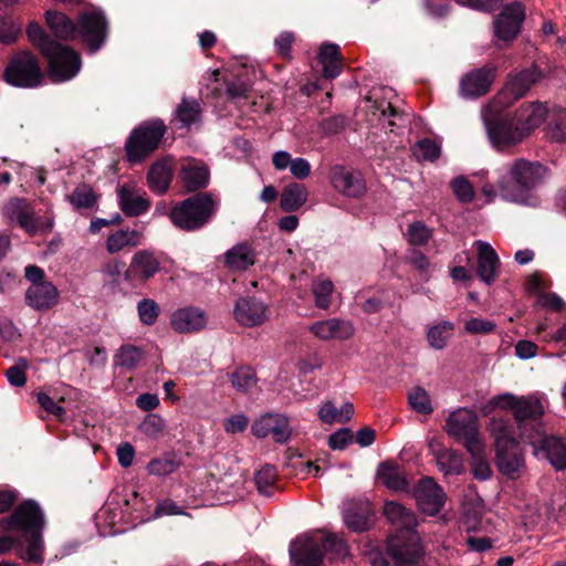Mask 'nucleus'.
I'll return each mask as SVG.
<instances>
[{"label":"nucleus","instance_id":"18","mask_svg":"<svg viewBox=\"0 0 566 566\" xmlns=\"http://www.w3.org/2000/svg\"><path fill=\"white\" fill-rule=\"evenodd\" d=\"M331 182L335 190L346 197L359 198L366 192V184L360 172L342 166L332 169Z\"/></svg>","mask_w":566,"mask_h":566},{"label":"nucleus","instance_id":"57","mask_svg":"<svg viewBox=\"0 0 566 566\" xmlns=\"http://www.w3.org/2000/svg\"><path fill=\"white\" fill-rule=\"evenodd\" d=\"M551 137L557 142L566 139V109H558L549 122Z\"/></svg>","mask_w":566,"mask_h":566},{"label":"nucleus","instance_id":"42","mask_svg":"<svg viewBox=\"0 0 566 566\" xmlns=\"http://www.w3.org/2000/svg\"><path fill=\"white\" fill-rule=\"evenodd\" d=\"M454 331V324L449 321H441L427 331V340L431 348L436 350L443 349Z\"/></svg>","mask_w":566,"mask_h":566},{"label":"nucleus","instance_id":"2","mask_svg":"<svg viewBox=\"0 0 566 566\" xmlns=\"http://www.w3.org/2000/svg\"><path fill=\"white\" fill-rule=\"evenodd\" d=\"M27 35L29 41L48 60L50 77L54 82L71 80L78 73L81 69L80 55L70 46L51 39L39 23H29Z\"/></svg>","mask_w":566,"mask_h":566},{"label":"nucleus","instance_id":"56","mask_svg":"<svg viewBox=\"0 0 566 566\" xmlns=\"http://www.w3.org/2000/svg\"><path fill=\"white\" fill-rule=\"evenodd\" d=\"M496 324L493 321L481 317H472L464 324V332L471 335H488L495 331Z\"/></svg>","mask_w":566,"mask_h":566},{"label":"nucleus","instance_id":"30","mask_svg":"<svg viewBox=\"0 0 566 566\" xmlns=\"http://www.w3.org/2000/svg\"><path fill=\"white\" fill-rule=\"evenodd\" d=\"M46 27L61 40H72L77 34V27L65 13L48 10L44 14Z\"/></svg>","mask_w":566,"mask_h":566},{"label":"nucleus","instance_id":"14","mask_svg":"<svg viewBox=\"0 0 566 566\" xmlns=\"http://www.w3.org/2000/svg\"><path fill=\"white\" fill-rule=\"evenodd\" d=\"M526 441L533 446V453L539 459H545L556 470L566 468V441L556 436L541 437L538 432L530 433Z\"/></svg>","mask_w":566,"mask_h":566},{"label":"nucleus","instance_id":"53","mask_svg":"<svg viewBox=\"0 0 566 566\" xmlns=\"http://www.w3.org/2000/svg\"><path fill=\"white\" fill-rule=\"evenodd\" d=\"M407 263L415 268L423 281H429L432 264L429 259L419 250H411L407 256Z\"/></svg>","mask_w":566,"mask_h":566},{"label":"nucleus","instance_id":"59","mask_svg":"<svg viewBox=\"0 0 566 566\" xmlns=\"http://www.w3.org/2000/svg\"><path fill=\"white\" fill-rule=\"evenodd\" d=\"M455 197L462 202H471L474 198L472 185L463 177H458L451 182Z\"/></svg>","mask_w":566,"mask_h":566},{"label":"nucleus","instance_id":"27","mask_svg":"<svg viewBox=\"0 0 566 566\" xmlns=\"http://www.w3.org/2000/svg\"><path fill=\"white\" fill-rule=\"evenodd\" d=\"M59 291L53 283L31 284L25 292L27 304L36 311H46L59 301Z\"/></svg>","mask_w":566,"mask_h":566},{"label":"nucleus","instance_id":"41","mask_svg":"<svg viewBox=\"0 0 566 566\" xmlns=\"http://www.w3.org/2000/svg\"><path fill=\"white\" fill-rule=\"evenodd\" d=\"M307 200V190L303 185L290 184L281 193V208L286 212H294Z\"/></svg>","mask_w":566,"mask_h":566},{"label":"nucleus","instance_id":"60","mask_svg":"<svg viewBox=\"0 0 566 566\" xmlns=\"http://www.w3.org/2000/svg\"><path fill=\"white\" fill-rule=\"evenodd\" d=\"M27 367H28L27 360L20 359L19 365L12 366L7 370L6 376L8 378V381L12 386L22 387L27 381V377H25V373H24Z\"/></svg>","mask_w":566,"mask_h":566},{"label":"nucleus","instance_id":"46","mask_svg":"<svg viewBox=\"0 0 566 566\" xmlns=\"http://www.w3.org/2000/svg\"><path fill=\"white\" fill-rule=\"evenodd\" d=\"M98 196L94 192L92 187L86 184H81L67 196L70 203L75 209H88L92 208Z\"/></svg>","mask_w":566,"mask_h":566},{"label":"nucleus","instance_id":"63","mask_svg":"<svg viewBox=\"0 0 566 566\" xmlns=\"http://www.w3.org/2000/svg\"><path fill=\"white\" fill-rule=\"evenodd\" d=\"M273 421L274 415H265L256 419L251 426L253 436L256 438H265L270 436Z\"/></svg>","mask_w":566,"mask_h":566},{"label":"nucleus","instance_id":"24","mask_svg":"<svg viewBox=\"0 0 566 566\" xmlns=\"http://www.w3.org/2000/svg\"><path fill=\"white\" fill-rule=\"evenodd\" d=\"M428 447L441 472L446 475H458L462 473L463 459L458 451L444 448L437 439H431L428 442Z\"/></svg>","mask_w":566,"mask_h":566},{"label":"nucleus","instance_id":"51","mask_svg":"<svg viewBox=\"0 0 566 566\" xmlns=\"http://www.w3.org/2000/svg\"><path fill=\"white\" fill-rule=\"evenodd\" d=\"M137 313L139 319L145 325H154L159 316L160 307L151 298H143L137 303Z\"/></svg>","mask_w":566,"mask_h":566},{"label":"nucleus","instance_id":"31","mask_svg":"<svg viewBox=\"0 0 566 566\" xmlns=\"http://www.w3.org/2000/svg\"><path fill=\"white\" fill-rule=\"evenodd\" d=\"M172 177V163L170 158L156 161L149 168L147 180L149 188L157 193L168 190Z\"/></svg>","mask_w":566,"mask_h":566},{"label":"nucleus","instance_id":"16","mask_svg":"<svg viewBox=\"0 0 566 566\" xmlns=\"http://www.w3.org/2000/svg\"><path fill=\"white\" fill-rule=\"evenodd\" d=\"M524 19L525 10L521 3L505 6L493 22L495 38L510 45L521 32Z\"/></svg>","mask_w":566,"mask_h":566},{"label":"nucleus","instance_id":"49","mask_svg":"<svg viewBox=\"0 0 566 566\" xmlns=\"http://www.w3.org/2000/svg\"><path fill=\"white\" fill-rule=\"evenodd\" d=\"M277 473L276 469L271 464L263 465L256 473H255V484L260 493L270 495L275 480H276Z\"/></svg>","mask_w":566,"mask_h":566},{"label":"nucleus","instance_id":"13","mask_svg":"<svg viewBox=\"0 0 566 566\" xmlns=\"http://www.w3.org/2000/svg\"><path fill=\"white\" fill-rule=\"evenodd\" d=\"M77 34H80L92 52L104 44L107 36V21L104 13L97 9L83 11L78 15Z\"/></svg>","mask_w":566,"mask_h":566},{"label":"nucleus","instance_id":"50","mask_svg":"<svg viewBox=\"0 0 566 566\" xmlns=\"http://www.w3.org/2000/svg\"><path fill=\"white\" fill-rule=\"evenodd\" d=\"M413 154L419 160L433 161L440 157L441 147L434 140L424 138L413 146Z\"/></svg>","mask_w":566,"mask_h":566},{"label":"nucleus","instance_id":"43","mask_svg":"<svg viewBox=\"0 0 566 566\" xmlns=\"http://www.w3.org/2000/svg\"><path fill=\"white\" fill-rule=\"evenodd\" d=\"M353 413L354 406L349 402L344 403L340 409H337L331 401H327L321 407L318 418L324 423H344L352 418Z\"/></svg>","mask_w":566,"mask_h":566},{"label":"nucleus","instance_id":"32","mask_svg":"<svg viewBox=\"0 0 566 566\" xmlns=\"http://www.w3.org/2000/svg\"><path fill=\"white\" fill-rule=\"evenodd\" d=\"M495 462L500 472L509 478H515L524 468V458L520 451L518 444L497 450Z\"/></svg>","mask_w":566,"mask_h":566},{"label":"nucleus","instance_id":"64","mask_svg":"<svg viewBox=\"0 0 566 566\" xmlns=\"http://www.w3.org/2000/svg\"><path fill=\"white\" fill-rule=\"evenodd\" d=\"M322 366H323V360L315 353L308 354V355L300 358L298 361L296 363V368L302 374H310L316 369H319Z\"/></svg>","mask_w":566,"mask_h":566},{"label":"nucleus","instance_id":"8","mask_svg":"<svg viewBox=\"0 0 566 566\" xmlns=\"http://www.w3.org/2000/svg\"><path fill=\"white\" fill-rule=\"evenodd\" d=\"M444 431L449 437L462 442L471 455L478 457L483 452V441L474 411L460 408L450 412L446 419Z\"/></svg>","mask_w":566,"mask_h":566},{"label":"nucleus","instance_id":"3","mask_svg":"<svg viewBox=\"0 0 566 566\" xmlns=\"http://www.w3.org/2000/svg\"><path fill=\"white\" fill-rule=\"evenodd\" d=\"M546 168L537 161L517 159L500 170L497 190L512 202H522L526 193L537 187L546 175Z\"/></svg>","mask_w":566,"mask_h":566},{"label":"nucleus","instance_id":"38","mask_svg":"<svg viewBox=\"0 0 566 566\" xmlns=\"http://www.w3.org/2000/svg\"><path fill=\"white\" fill-rule=\"evenodd\" d=\"M142 242V233L136 230H117L106 239L108 253H117L127 247H136Z\"/></svg>","mask_w":566,"mask_h":566},{"label":"nucleus","instance_id":"21","mask_svg":"<svg viewBox=\"0 0 566 566\" xmlns=\"http://www.w3.org/2000/svg\"><path fill=\"white\" fill-rule=\"evenodd\" d=\"M415 497L422 512L429 515H434L442 509L446 494L433 479L426 478L416 486Z\"/></svg>","mask_w":566,"mask_h":566},{"label":"nucleus","instance_id":"6","mask_svg":"<svg viewBox=\"0 0 566 566\" xmlns=\"http://www.w3.org/2000/svg\"><path fill=\"white\" fill-rule=\"evenodd\" d=\"M495 408L512 411L518 429L521 430V436L525 440L530 434L525 432L524 422L527 420L536 421L541 419L545 412L541 398L535 394L527 396H515L509 392L497 395L482 407V411L488 415Z\"/></svg>","mask_w":566,"mask_h":566},{"label":"nucleus","instance_id":"5","mask_svg":"<svg viewBox=\"0 0 566 566\" xmlns=\"http://www.w3.org/2000/svg\"><path fill=\"white\" fill-rule=\"evenodd\" d=\"M7 524L8 530L21 532L27 538V558L32 562H41L43 515L39 505L33 501L23 502L14 510Z\"/></svg>","mask_w":566,"mask_h":566},{"label":"nucleus","instance_id":"35","mask_svg":"<svg viewBox=\"0 0 566 566\" xmlns=\"http://www.w3.org/2000/svg\"><path fill=\"white\" fill-rule=\"evenodd\" d=\"M370 506L367 502L348 503L344 510V521L348 528L355 532H364L368 528Z\"/></svg>","mask_w":566,"mask_h":566},{"label":"nucleus","instance_id":"29","mask_svg":"<svg viewBox=\"0 0 566 566\" xmlns=\"http://www.w3.org/2000/svg\"><path fill=\"white\" fill-rule=\"evenodd\" d=\"M384 514L391 525L399 531H406L407 534L413 533L412 530L417 526L415 513L398 502L387 501Z\"/></svg>","mask_w":566,"mask_h":566},{"label":"nucleus","instance_id":"37","mask_svg":"<svg viewBox=\"0 0 566 566\" xmlns=\"http://www.w3.org/2000/svg\"><path fill=\"white\" fill-rule=\"evenodd\" d=\"M319 63L323 65V74L327 78H334L339 75L343 63L339 46L336 44H324L318 53Z\"/></svg>","mask_w":566,"mask_h":566},{"label":"nucleus","instance_id":"23","mask_svg":"<svg viewBox=\"0 0 566 566\" xmlns=\"http://www.w3.org/2000/svg\"><path fill=\"white\" fill-rule=\"evenodd\" d=\"M208 318L206 313L198 307H182L175 311L170 318L172 329L180 334H190L206 327Z\"/></svg>","mask_w":566,"mask_h":566},{"label":"nucleus","instance_id":"9","mask_svg":"<svg viewBox=\"0 0 566 566\" xmlns=\"http://www.w3.org/2000/svg\"><path fill=\"white\" fill-rule=\"evenodd\" d=\"M542 77L543 72L536 65L510 72L504 86L494 97L492 107L494 111H497L499 108L511 106L514 102L524 97Z\"/></svg>","mask_w":566,"mask_h":566},{"label":"nucleus","instance_id":"62","mask_svg":"<svg viewBox=\"0 0 566 566\" xmlns=\"http://www.w3.org/2000/svg\"><path fill=\"white\" fill-rule=\"evenodd\" d=\"M353 441V432L348 428H343L331 434L328 446L333 450H343Z\"/></svg>","mask_w":566,"mask_h":566},{"label":"nucleus","instance_id":"15","mask_svg":"<svg viewBox=\"0 0 566 566\" xmlns=\"http://www.w3.org/2000/svg\"><path fill=\"white\" fill-rule=\"evenodd\" d=\"M388 554L396 566H420L423 547L417 533H408L405 538L392 537L388 542Z\"/></svg>","mask_w":566,"mask_h":566},{"label":"nucleus","instance_id":"34","mask_svg":"<svg viewBox=\"0 0 566 566\" xmlns=\"http://www.w3.org/2000/svg\"><path fill=\"white\" fill-rule=\"evenodd\" d=\"M378 480L389 490L398 492L408 488V481L402 469L394 462H382L377 468Z\"/></svg>","mask_w":566,"mask_h":566},{"label":"nucleus","instance_id":"20","mask_svg":"<svg viewBox=\"0 0 566 566\" xmlns=\"http://www.w3.org/2000/svg\"><path fill=\"white\" fill-rule=\"evenodd\" d=\"M308 331L321 340H347L355 334L350 321L342 318H327L317 321L308 326Z\"/></svg>","mask_w":566,"mask_h":566},{"label":"nucleus","instance_id":"26","mask_svg":"<svg viewBox=\"0 0 566 566\" xmlns=\"http://www.w3.org/2000/svg\"><path fill=\"white\" fill-rule=\"evenodd\" d=\"M145 195V191L136 186H122L118 189V199L122 211L129 217L145 213L150 207V202Z\"/></svg>","mask_w":566,"mask_h":566},{"label":"nucleus","instance_id":"22","mask_svg":"<svg viewBox=\"0 0 566 566\" xmlns=\"http://www.w3.org/2000/svg\"><path fill=\"white\" fill-rule=\"evenodd\" d=\"M160 270L158 258L150 251L142 250L136 252L124 275L130 282H146Z\"/></svg>","mask_w":566,"mask_h":566},{"label":"nucleus","instance_id":"25","mask_svg":"<svg viewBox=\"0 0 566 566\" xmlns=\"http://www.w3.org/2000/svg\"><path fill=\"white\" fill-rule=\"evenodd\" d=\"M180 178L188 191H196L208 186L210 172L207 165L197 159H185L180 168Z\"/></svg>","mask_w":566,"mask_h":566},{"label":"nucleus","instance_id":"39","mask_svg":"<svg viewBox=\"0 0 566 566\" xmlns=\"http://www.w3.org/2000/svg\"><path fill=\"white\" fill-rule=\"evenodd\" d=\"M181 464V458L177 453L166 452L149 461L147 472L156 476H166L176 472Z\"/></svg>","mask_w":566,"mask_h":566},{"label":"nucleus","instance_id":"55","mask_svg":"<svg viewBox=\"0 0 566 566\" xmlns=\"http://www.w3.org/2000/svg\"><path fill=\"white\" fill-rule=\"evenodd\" d=\"M20 33V24L15 23L10 17L0 19V43L6 45L14 43Z\"/></svg>","mask_w":566,"mask_h":566},{"label":"nucleus","instance_id":"44","mask_svg":"<svg viewBox=\"0 0 566 566\" xmlns=\"http://www.w3.org/2000/svg\"><path fill=\"white\" fill-rule=\"evenodd\" d=\"M143 357L144 352L142 348L130 344H125L120 346L115 354L114 364L126 369H133L143 359Z\"/></svg>","mask_w":566,"mask_h":566},{"label":"nucleus","instance_id":"33","mask_svg":"<svg viewBox=\"0 0 566 566\" xmlns=\"http://www.w3.org/2000/svg\"><path fill=\"white\" fill-rule=\"evenodd\" d=\"M489 431L494 439L496 451L518 444L513 426L509 420L492 417L489 423Z\"/></svg>","mask_w":566,"mask_h":566},{"label":"nucleus","instance_id":"12","mask_svg":"<svg viewBox=\"0 0 566 566\" xmlns=\"http://www.w3.org/2000/svg\"><path fill=\"white\" fill-rule=\"evenodd\" d=\"M497 74V66L492 63L467 72L459 82V94L465 99L479 98L489 93Z\"/></svg>","mask_w":566,"mask_h":566},{"label":"nucleus","instance_id":"54","mask_svg":"<svg viewBox=\"0 0 566 566\" xmlns=\"http://www.w3.org/2000/svg\"><path fill=\"white\" fill-rule=\"evenodd\" d=\"M165 421L160 416L156 413H149L139 424V430L148 438L157 439L163 433Z\"/></svg>","mask_w":566,"mask_h":566},{"label":"nucleus","instance_id":"7","mask_svg":"<svg viewBox=\"0 0 566 566\" xmlns=\"http://www.w3.org/2000/svg\"><path fill=\"white\" fill-rule=\"evenodd\" d=\"M217 206V200L210 193H197L176 205L170 211V219L182 230H198L211 219Z\"/></svg>","mask_w":566,"mask_h":566},{"label":"nucleus","instance_id":"36","mask_svg":"<svg viewBox=\"0 0 566 566\" xmlns=\"http://www.w3.org/2000/svg\"><path fill=\"white\" fill-rule=\"evenodd\" d=\"M255 256L250 245L239 243L226 252L224 261L231 270L245 271L255 263Z\"/></svg>","mask_w":566,"mask_h":566},{"label":"nucleus","instance_id":"11","mask_svg":"<svg viewBox=\"0 0 566 566\" xmlns=\"http://www.w3.org/2000/svg\"><path fill=\"white\" fill-rule=\"evenodd\" d=\"M166 132L161 120H151L134 129L125 149L129 161L137 163L154 151Z\"/></svg>","mask_w":566,"mask_h":566},{"label":"nucleus","instance_id":"17","mask_svg":"<svg viewBox=\"0 0 566 566\" xmlns=\"http://www.w3.org/2000/svg\"><path fill=\"white\" fill-rule=\"evenodd\" d=\"M2 216L8 223H17L29 234L36 233L39 220L35 218L32 205L23 198H11L2 207Z\"/></svg>","mask_w":566,"mask_h":566},{"label":"nucleus","instance_id":"1","mask_svg":"<svg viewBox=\"0 0 566 566\" xmlns=\"http://www.w3.org/2000/svg\"><path fill=\"white\" fill-rule=\"evenodd\" d=\"M547 117V108L539 102L526 103L520 106L514 117H501L488 122L490 138L499 147L513 146L521 143Z\"/></svg>","mask_w":566,"mask_h":566},{"label":"nucleus","instance_id":"10","mask_svg":"<svg viewBox=\"0 0 566 566\" xmlns=\"http://www.w3.org/2000/svg\"><path fill=\"white\" fill-rule=\"evenodd\" d=\"M3 77L12 86L33 88L42 83L43 73L36 57L28 51H21L11 57Z\"/></svg>","mask_w":566,"mask_h":566},{"label":"nucleus","instance_id":"61","mask_svg":"<svg viewBox=\"0 0 566 566\" xmlns=\"http://www.w3.org/2000/svg\"><path fill=\"white\" fill-rule=\"evenodd\" d=\"M36 400L41 408H43L48 413L53 415L57 418H62L65 413L64 408L56 401H54L48 394L38 392Z\"/></svg>","mask_w":566,"mask_h":566},{"label":"nucleus","instance_id":"52","mask_svg":"<svg viewBox=\"0 0 566 566\" xmlns=\"http://www.w3.org/2000/svg\"><path fill=\"white\" fill-rule=\"evenodd\" d=\"M406 235L410 244L420 247L429 242L432 231L423 222L416 221L409 224Z\"/></svg>","mask_w":566,"mask_h":566},{"label":"nucleus","instance_id":"28","mask_svg":"<svg viewBox=\"0 0 566 566\" xmlns=\"http://www.w3.org/2000/svg\"><path fill=\"white\" fill-rule=\"evenodd\" d=\"M478 275L486 284H491L497 276L500 260L495 250L484 241H476Z\"/></svg>","mask_w":566,"mask_h":566},{"label":"nucleus","instance_id":"40","mask_svg":"<svg viewBox=\"0 0 566 566\" xmlns=\"http://www.w3.org/2000/svg\"><path fill=\"white\" fill-rule=\"evenodd\" d=\"M175 116L176 119L180 123V127L189 128L191 125L200 122V103L195 98L184 97L175 111Z\"/></svg>","mask_w":566,"mask_h":566},{"label":"nucleus","instance_id":"48","mask_svg":"<svg viewBox=\"0 0 566 566\" xmlns=\"http://www.w3.org/2000/svg\"><path fill=\"white\" fill-rule=\"evenodd\" d=\"M231 384L241 392H249L256 385L255 373L249 367H240L231 374Z\"/></svg>","mask_w":566,"mask_h":566},{"label":"nucleus","instance_id":"19","mask_svg":"<svg viewBox=\"0 0 566 566\" xmlns=\"http://www.w3.org/2000/svg\"><path fill=\"white\" fill-rule=\"evenodd\" d=\"M235 321L245 326L254 327L264 324L269 319L266 305L255 297H241L233 310Z\"/></svg>","mask_w":566,"mask_h":566},{"label":"nucleus","instance_id":"45","mask_svg":"<svg viewBox=\"0 0 566 566\" xmlns=\"http://www.w3.org/2000/svg\"><path fill=\"white\" fill-rule=\"evenodd\" d=\"M334 292V284L331 280L325 277H317L312 285V293L314 295L315 305L321 310L329 308L332 304V296Z\"/></svg>","mask_w":566,"mask_h":566},{"label":"nucleus","instance_id":"4","mask_svg":"<svg viewBox=\"0 0 566 566\" xmlns=\"http://www.w3.org/2000/svg\"><path fill=\"white\" fill-rule=\"evenodd\" d=\"M323 553L331 558H344L348 554L345 542L334 534H304L291 543L290 555L294 566H323Z\"/></svg>","mask_w":566,"mask_h":566},{"label":"nucleus","instance_id":"58","mask_svg":"<svg viewBox=\"0 0 566 566\" xmlns=\"http://www.w3.org/2000/svg\"><path fill=\"white\" fill-rule=\"evenodd\" d=\"M292 429L289 420L282 415H274V421L271 428V434L276 442L283 443L289 440Z\"/></svg>","mask_w":566,"mask_h":566},{"label":"nucleus","instance_id":"47","mask_svg":"<svg viewBox=\"0 0 566 566\" xmlns=\"http://www.w3.org/2000/svg\"><path fill=\"white\" fill-rule=\"evenodd\" d=\"M408 403L413 411L421 415H430L433 411L431 398L422 387H415L408 392Z\"/></svg>","mask_w":566,"mask_h":566}]
</instances>
